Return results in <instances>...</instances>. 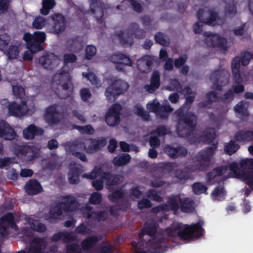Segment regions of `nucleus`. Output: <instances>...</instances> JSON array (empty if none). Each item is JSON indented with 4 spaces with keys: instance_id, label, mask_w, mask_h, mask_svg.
Masks as SVG:
<instances>
[{
    "instance_id": "1",
    "label": "nucleus",
    "mask_w": 253,
    "mask_h": 253,
    "mask_svg": "<svg viewBox=\"0 0 253 253\" xmlns=\"http://www.w3.org/2000/svg\"><path fill=\"white\" fill-rule=\"evenodd\" d=\"M159 228V224L154 219L145 222L139 233L140 237L148 235L153 239L148 241L146 248L151 253H164L169 248L168 239L163 236L155 238Z\"/></svg>"
},
{
    "instance_id": "2",
    "label": "nucleus",
    "mask_w": 253,
    "mask_h": 253,
    "mask_svg": "<svg viewBox=\"0 0 253 253\" xmlns=\"http://www.w3.org/2000/svg\"><path fill=\"white\" fill-rule=\"evenodd\" d=\"M204 225L203 221H199L196 223L191 225H185L183 228L181 223H175L171 225L170 227L165 229L164 233L169 240L172 242L176 237H178L183 241H190L193 238L198 239L203 235L204 229L202 228Z\"/></svg>"
},
{
    "instance_id": "3",
    "label": "nucleus",
    "mask_w": 253,
    "mask_h": 253,
    "mask_svg": "<svg viewBox=\"0 0 253 253\" xmlns=\"http://www.w3.org/2000/svg\"><path fill=\"white\" fill-rule=\"evenodd\" d=\"M177 116L176 131L181 137L191 136L197 125V117L192 112H183L179 109L176 111Z\"/></svg>"
},
{
    "instance_id": "4",
    "label": "nucleus",
    "mask_w": 253,
    "mask_h": 253,
    "mask_svg": "<svg viewBox=\"0 0 253 253\" xmlns=\"http://www.w3.org/2000/svg\"><path fill=\"white\" fill-rule=\"evenodd\" d=\"M146 31L140 29L136 22L131 23L126 31H120L117 34L121 45L124 47L131 46L133 43V35L136 39H142L146 36Z\"/></svg>"
},
{
    "instance_id": "5",
    "label": "nucleus",
    "mask_w": 253,
    "mask_h": 253,
    "mask_svg": "<svg viewBox=\"0 0 253 253\" xmlns=\"http://www.w3.org/2000/svg\"><path fill=\"white\" fill-rule=\"evenodd\" d=\"M217 147V143H212L211 146L201 150L195 156L197 163L196 169L198 171H205L209 169L211 162Z\"/></svg>"
},
{
    "instance_id": "6",
    "label": "nucleus",
    "mask_w": 253,
    "mask_h": 253,
    "mask_svg": "<svg viewBox=\"0 0 253 253\" xmlns=\"http://www.w3.org/2000/svg\"><path fill=\"white\" fill-rule=\"evenodd\" d=\"M13 153L18 157H24L26 162H31L40 156V150L33 146L16 145Z\"/></svg>"
},
{
    "instance_id": "7",
    "label": "nucleus",
    "mask_w": 253,
    "mask_h": 253,
    "mask_svg": "<svg viewBox=\"0 0 253 253\" xmlns=\"http://www.w3.org/2000/svg\"><path fill=\"white\" fill-rule=\"evenodd\" d=\"M230 73L224 69H218L210 75V80L212 83V88L221 91L222 86L228 84L229 81Z\"/></svg>"
},
{
    "instance_id": "8",
    "label": "nucleus",
    "mask_w": 253,
    "mask_h": 253,
    "mask_svg": "<svg viewBox=\"0 0 253 253\" xmlns=\"http://www.w3.org/2000/svg\"><path fill=\"white\" fill-rule=\"evenodd\" d=\"M47 243L44 238L34 237L29 242L27 250H21L16 253H44Z\"/></svg>"
},
{
    "instance_id": "9",
    "label": "nucleus",
    "mask_w": 253,
    "mask_h": 253,
    "mask_svg": "<svg viewBox=\"0 0 253 253\" xmlns=\"http://www.w3.org/2000/svg\"><path fill=\"white\" fill-rule=\"evenodd\" d=\"M205 37V42L208 46L218 47L225 49L226 41L224 38L221 37L217 34H213L210 31L203 33Z\"/></svg>"
},
{
    "instance_id": "10",
    "label": "nucleus",
    "mask_w": 253,
    "mask_h": 253,
    "mask_svg": "<svg viewBox=\"0 0 253 253\" xmlns=\"http://www.w3.org/2000/svg\"><path fill=\"white\" fill-rule=\"evenodd\" d=\"M110 61L115 64V69L120 72L125 71V66H131L133 62L128 56L120 52L113 54L110 58Z\"/></svg>"
},
{
    "instance_id": "11",
    "label": "nucleus",
    "mask_w": 253,
    "mask_h": 253,
    "mask_svg": "<svg viewBox=\"0 0 253 253\" xmlns=\"http://www.w3.org/2000/svg\"><path fill=\"white\" fill-rule=\"evenodd\" d=\"M27 105V102L25 100H22L20 104L15 101L9 102L7 106L8 115L16 117H21L26 115L29 112Z\"/></svg>"
},
{
    "instance_id": "12",
    "label": "nucleus",
    "mask_w": 253,
    "mask_h": 253,
    "mask_svg": "<svg viewBox=\"0 0 253 253\" xmlns=\"http://www.w3.org/2000/svg\"><path fill=\"white\" fill-rule=\"evenodd\" d=\"M121 105L119 103L113 104L108 110L105 116V122L110 126H115L120 122Z\"/></svg>"
},
{
    "instance_id": "13",
    "label": "nucleus",
    "mask_w": 253,
    "mask_h": 253,
    "mask_svg": "<svg viewBox=\"0 0 253 253\" xmlns=\"http://www.w3.org/2000/svg\"><path fill=\"white\" fill-rule=\"evenodd\" d=\"M14 228L17 226L12 212H8L0 217V236L2 237L8 235V229L9 227Z\"/></svg>"
},
{
    "instance_id": "14",
    "label": "nucleus",
    "mask_w": 253,
    "mask_h": 253,
    "mask_svg": "<svg viewBox=\"0 0 253 253\" xmlns=\"http://www.w3.org/2000/svg\"><path fill=\"white\" fill-rule=\"evenodd\" d=\"M53 20L51 32L58 35L64 32L66 28V20L65 17L60 13H56L52 16Z\"/></svg>"
},
{
    "instance_id": "15",
    "label": "nucleus",
    "mask_w": 253,
    "mask_h": 253,
    "mask_svg": "<svg viewBox=\"0 0 253 253\" xmlns=\"http://www.w3.org/2000/svg\"><path fill=\"white\" fill-rule=\"evenodd\" d=\"M58 104H53L48 106L45 110V120L50 125L58 124L60 121L59 112L57 110Z\"/></svg>"
},
{
    "instance_id": "16",
    "label": "nucleus",
    "mask_w": 253,
    "mask_h": 253,
    "mask_svg": "<svg viewBox=\"0 0 253 253\" xmlns=\"http://www.w3.org/2000/svg\"><path fill=\"white\" fill-rule=\"evenodd\" d=\"M57 57L54 53H48L40 57L39 63L44 69L51 70L57 65Z\"/></svg>"
},
{
    "instance_id": "17",
    "label": "nucleus",
    "mask_w": 253,
    "mask_h": 253,
    "mask_svg": "<svg viewBox=\"0 0 253 253\" xmlns=\"http://www.w3.org/2000/svg\"><path fill=\"white\" fill-rule=\"evenodd\" d=\"M17 136L14 129L4 120L0 121V136L5 140H11Z\"/></svg>"
},
{
    "instance_id": "18",
    "label": "nucleus",
    "mask_w": 253,
    "mask_h": 253,
    "mask_svg": "<svg viewBox=\"0 0 253 253\" xmlns=\"http://www.w3.org/2000/svg\"><path fill=\"white\" fill-rule=\"evenodd\" d=\"M164 152L172 159L184 157L187 154V149L184 147L180 146L174 147L172 146L167 145L164 148Z\"/></svg>"
},
{
    "instance_id": "19",
    "label": "nucleus",
    "mask_w": 253,
    "mask_h": 253,
    "mask_svg": "<svg viewBox=\"0 0 253 253\" xmlns=\"http://www.w3.org/2000/svg\"><path fill=\"white\" fill-rule=\"evenodd\" d=\"M43 134V129L34 124L30 125L23 131V137L27 140L33 139L36 136H42Z\"/></svg>"
},
{
    "instance_id": "20",
    "label": "nucleus",
    "mask_w": 253,
    "mask_h": 253,
    "mask_svg": "<svg viewBox=\"0 0 253 253\" xmlns=\"http://www.w3.org/2000/svg\"><path fill=\"white\" fill-rule=\"evenodd\" d=\"M101 178L108 186L118 185L123 180V177L120 174H112L110 172H103Z\"/></svg>"
},
{
    "instance_id": "21",
    "label": "nucleus",
    "mask_w": 253,
    "mask_h": 253,
    "mask_svg": "<svg viewBox=\"0 0 253 253\" xmlns=\"http://www.w3.org/2000/svg\"><path fill=\"white\" fill-rule=\"evenodd\" d=\"M245 90L244 85H232L221 97V100L225 103L231 102L234 98V94H239Z\"/></svg>"
},
{
    "instance_id": "22",
    "label": "nucleus",
    "mask_w": 253,
    "mask_h": 253,
    "mask_svg": "<svg viewBox=\"0 0 253 253\" xmlns=\"http://www.w3.org/2000/svg\"><path fill=\"white\" fill-rule=\"evenodd\" d=\"M60 202L65 210V213L75 211L79 208L78 202L76 198L72 196H63L62 201Z\"/></svg>"
},
{
    "instance_id": "23",
    "label": "nucleus",
    "mask_w": 253,
    "mask_h": 253,
    "mask_svg": "<svg viewBox=\"0 0 253 253\" xmlns=\"http://www.w3.org/2000/svg\"><path fill=\"white\" fill-rule=\"evenodd\" d=\"M90 145L86 147V152L88 154H93L100 150L107 144L105 138L99 137L98 138H90Z\"/></svg>"
},
{
    "instance_id": "24",
    "label": "nucleus",
    "mask_w": 253,
    "mask_h": 253,
    "mask_svg": "<svg viewBox=\"0 0 253 253\" xmlns=\"http://www.w3.org/2000/svg\"><path fill=\"white\" fill-rule=\"evenodd\" d=\"M70 77V74L68 71H65L63 68L60 69L58 72L54 75L52 78V82L51 85L52 90H53L55 88V87H54L55 84L57 85H60L64 82H66V80L69 81Z\"/></svg>"
},
{
    "instance_id": "25",
    "label": "nucleus",
    "mask_w": 253,
    "mask_h": 253,
    "mask_svg": "<svg viewBox=\"0 0 253 253\" xmlns=\"http://www.w3.org/2000/svg\"><path fill=\"white\" fill-rule=\"evenodd\" d=\"M25 190L28 195H35L41 193L43 189L37 180L31 179L25 184Z\"/></svg>"
},
{
    "instance_id": "26",
    "label": "nucleus",
    "mask_w": 253,
    "mask_h": 253,
    "mask_svg": "<svg viewBox=\"0 0 253 253\" xmlns=\"http://www.w3.org/2000/svg\"><path fill=\"white\" fill-rule=\"evenodd\" d=\"M61 85L62 89V90H59L57 87H55L53 91L55 92V94L60 98L66 99L72 93V90H69L70 86L72 85L71 77H70L69 81L66 80V82H64Z\"/></svg>"
},
{
    "instance_id": "27",
    "label": "nucleus",
    "mask_w": 253,
    "mask_h": 253,
    "mask_svg": "<svg viewBox=\"0 0 253 253\" xmlns=\"http://www.w3.org/2000/svg\"><path fill=\"white\" fill-rule=\"evenodd\" d=\"M160 74L158 71H154L150 78V84H146L145 89L150 93H153L158 89L160 86Z\"/></svg>"
},
{
    "instance_id": "28",
    "label": "nucleus",
    "mask_w": 253,
    "mask_h": 253,
    "mask_svg": "<svg viewBox=\"0 0 253 253\" xmlns=\"http://www.w3.org/2000/svg\"><path fill=\"white\" fill-rule=\"evenodd\" d=\"M127 7H132L137 13L141 12L143 10L141 4L135 0H124L116 8L118 10H124L126 9Z\"/></svg>"
},
{
    "instance_id": "29",
    "label": "nucleus",
    "mask_w": 253,
    "mask_h": 253,
    "mask_svg": "<svg viewBox=\"0 0 253 253\" xmlns=\"http://www.w3.org/2000/svg\"><path fill=\"white\" fill-rule=\"evenodd\" d=\"M98 241V238L96 235L86 237L81 242V247L79 245L82 253H83V251L86 252L89 251L96 245Z\"/></svg>"
},
{
    "instance_id": "30",
    "label": "nucleus",
    "mask_w": 253,
    "mask_h": 253,
    "mask_svg": "<svg viewBox=\"0 0 253 253\" xmlns=\"http://www.w3.org/2000/svg\"><path fill=\"white\" fill-rule=\"evenodd\" d=\"M234 139L238 142H249L253 140V130H240L234 135Z\"/></svg>"
},
{
    "instance_id": "31",
    "label": "nucleus",
    "mask_w": 253,
    "mask_h": 253,
    "mask_svg": "<svg viewBox=\"0 0 253 253\" xmlns=\"http://www.w3.org/2000/svg\"><path fill=\"white\" fill-rule=\"evenodd\" d=\"M102 5L101 3H99L94 8L95 9V12L94 13H92V12L90 10V8L88 10V13L90 12L91 14H95V18L96 20V21L99 24H102L103 22V19L102 18L104 15L103 8L107 9L109 8V6L108 5H105L104 4Z\"/></svg>"
},
{
    "instance_id": "32",
    "label": "nucleus",
    "mask_w": 253,
    "mask_h": 253,
    "mask_svg": "<svg viewBox=\"0 0 253 253\" xmlns=\"http://www.w3.org/2000/svg\"><path fill=\"white\" fill-rule=\"evenodd\" d=\"M152 64V60L147 56H144L138 60L137 67L141 72L145 73Z\"/></svg>"
},
{
    "instance_id": "33",
    "label": "nucleus",
    "mask_w": 253,
    "mask_h": 253,
    "mask_svg": "<svg viewBox=\"0 0 253 253\" xmlns=\"http://www.w3.org/2000/svg\"><path fill=\"white\" fill-rule=\"evenodd\" d=\"M19 46L20 44L17 42L14 44L11 43L8 49L5 51L4 53L9 59L12 60L18 58L20 52Z\"/></svg>"
},
{
    "instance_id": "34",
    "label": "nucleus",
    "mask_w": 253,
    "mask_h": 253,
    "mask_svg": "<svg viewBox=\"0 0 253 253\" xmlns=\"http://www.w3.org/2000/svg\"><path fill=\"white\" fill-rule=\"evenodd\" d=\"M86 147L84 142L82 141H75L70 143L68 147V151L72 154V153H77L84 150L86 151Z\"/></svg>"
},
{
    "instance_id": "35",
    "label": "nucleus",
    "mask_w": 253,
    "mask_h": 253,
    "mask_svg": "<svg viewBox=\"0 0 253 253\" xmlns=\"http://www.w3.org/2000/svg\"><path fill=\"white\" fill-rule=\"evenodd\" d=\"M180 200V208L183 212H191L194 210V202L188 198Z\"/></svg>"
},
{
    "instance_id": "36",
    "label": "nucleus",
    "mask_w": 253,
    "mask_h": 253,
    "mask_svg": "<svg viewBox=\"0 0 253 253\" xmlns=\"http://www.w3.org/2000/svg\"><path fill=\"white\" fill-rule=\"evenodd\" d=\"M130 160L131 157L128 154L123 153L114 158L113 164L117 167L125 166L130 162Z\"/></svg>"
},
{
    "instance_id": "37",
    "label": "nucleus",
    "mask_w": 253,
    "mask_h": 253,
    "mask_svg": "<svg viewBox=\"0 0 253 253\" xmlns=\"http://www.w3.org/2000/svg\"><path fill=\"white\" fill-rule=\"evenodd\" d=\"M203 141L206 143H211L215 137V130L213 127H209L204 130L203 134Z\"/></svg>"
},
{
    "instance_id": "38",
    "label": "nucleus",
    "mask_w": 253,
    "mask_h": 253,
    "mask_svg": "<svg viewBox=\"0 0 253 253\" xmlns=\"http://www.w3.org/2000/svg\"><path fill=\"white\" fill-rule=\"evenodd\" d=\"M220 17L218 13L213 10H209V17L204 20V23L210 26H215L218 24Z\"/></svg>"
},
{
    "instance_id": "39",
    "label": "nucleus",
    "mask_w": 253,
    "mask_h": 253,
    "mask_svg": "<svg viewBox=\"0 0 253 253\" xmlns=\"http://www.w3.org/2000/svg\"><path fill=\"white\" fill-rule=\"evenodd\" d=\"M120 94L124 93L128 88V84L124 81L120 79L114 80L111 84Z\"/></svg>"
},
{
    "instance_id": "40",
    "label": "nucleus",
    "mask_w": 253,
    "mask_h": 253,
    "mask_svg": "<svg viewBox=\"0 0 253 253\" xmlns=\"http://www.w3.org/2000/svg\"><path fill=\"white\" fill-rule=\"evenodd\" d=\"M80 174V169L78 167H72L68 173L69 182L71 184H76L79 181V176Z\"/></svg>"
},
{
    "instance_id": "41",
    "label": "nucleus",
    "mask_w": 253,
    "mask_h": 253,
    "mask_svg": "<svg viewBox=\"0 0 253 253\" xmlns=\"http://www.w3.org/2000/svg\"><path fill=\"white\" fill-rule=\"evenodd\" d=\"M240 148V145L234 140H231L229 142L224 144V151L225 153L231 155L236 152Z\"/></svg>"
},
{
    "instance_id": "42",
    "label": "nucleus",
    "mask_w": 253,
    "mask_h": 253,
    "mask_svg": "<svg viewBox=\"0 0 253 253\" xmlns=\"http://www.w3.org/2000/svg\"><path fill=\"white\" fill-rule=\"evenodd\" d=\"M32 230L39 233H43L46 230V227L38 220L31 219L29 221Z\"/></svg>"
},
{
    "instance_id": "43",
    "label": "nucleus",
    "mask_w": 253,
    "mask_h": 253,
    "mask_svg": "<svg viewBox=\"0 0 253 253\" xmlns=\"http://www.w3.org/2000/svg\"><path fill=\"white\" fill-rule=\"evenodd\" d=\"M234 111L237 117L243 120L245 118H247L249 115L247 109L241 102L238 103L235 106Z\"/></svg>"
},
{
    "instance_id": "44",
    "label": "nucleus",
    "mask_w": 253,
    "mask_h": 253,
    "mask_svg": "<svg viewBox=\"0 0 253 253\" xmlns=\"http://www.w3.org/2000/svg\"><path fill=\"white\" fill-rule=\"evenodd\" d=\"M107 99L109 101H114L120 95L119 92L110 84L106 89L105 92Z\"/></svg>"
},
{
    "instance_id": "45",
    "label": "nucleus",
    "mask_w": 253,
    "mask_h": 253,
    "mask_svg": "<svg viewBox=\"0 0 253 253\" xmlns=\"http://www.w3.org/2000/svg\"><path fill=\"white\" fill-rule=\"evenodd\" d=\"M212 198L214 200H222L225 199L226 193L223 186H218L211 193Z\"/></svg>"
},
{
    "instance_id": "46",
    "label": "nucleus",
    "mask_w": 253,
    "mask_h": 253,
    "mask_svg": "<svg viewBox=\"0 0 253 253\" xmlns=\"http://www.w3.org/2000/svg\"><path fill=\"white\" fill-rule=\"evenodd\" d=\"M155 40L157 43L163 46H168L170 44L169 39L167 38V36L160 32L155 34Z\"/></svg>"
},
{
    "instance_id": "47",
    "label": "nucleus",
    "mask_w": 253,
    "mask_h": 253,
    "mask_svg": "<svg viewBox=\"0 0 253 253\" xmlns=\"http://www.w3.org/2000/svg\"><path fill=\"white\" fill-rule=\"evenodd\" d=\"M64 212H65V210L61 203L59 202L50 211V216L52 218L57 219L59 216L62 215Z\"/></svg>"
},
{
    "instance_id": "48",
    "label": "nucleus",
    "mask_w": 253,
    "mask_h": 253,
    "mask_svg": "<svg viewBox=\"0 0 253 253\" xmlns=\"http://www.w3.org/2000/svg\"><path fill=\"white\" fill-rule=\"evenodd\" d=\"M232 76L234 83L233 85H243L242 84L246 81V80H245L244 73L241 72L240 70L232 72Z\"/></svg>"
},
{
    "instance_id": "49",
    "label": "nucleus",
    "mask_w": 253,
    "mask_h": 253,
    "mask_svg": "<svg viewBox=\"0 0 253 253\" xmlns=\"http://www.w3.org/2000/svg\"><path fill=\"white\" fill-rule=\"evenodd\" d=\"M82 75L83 77H85L90 81L91 84L94 85L95 87H99L101 86L100 81L94 73L92 72H83Z\"/></svg>"
},
{
    "instance_id": "50",
    "label": "nucleus",
    "mask_w": 253,
    "mask_h": 253,
    "mask_svg": "<svg viewBox=\"0 0 253 253\" xmlns=\"http://www.w3.org/2000/svg\"><path fill=\"white\" fill-rule=\"evenodd\" d=\"M173 109L170 105L167 104L165 105L159 106L158 114L161 118L163 119H167L169 116V113L171 112Z\"/></svg>"
},
{
    "instance_id": "51",
    "label": "nucleus",
    "mask_w": 253,
    "mask_h": 253,
    "mask_svg": "<svg viewBox=\"0 0 253 253\" xmlns=\"http://www.w3.org/2000/svg\"><path fill=\"white\" fill-rule=\"evenodd\" d=\"M193 193L196 195H200L202 193H205L207 190V187L200 182H196L192 185Z\"/></svg>"
},
{
    "instance_id": "52",
    "label": "nucleus",
    "mask_w": 253,
    "mask_h": 253,
    "mask_svg": "<svg viewBox=\"0 0 253 253\" xmlns=\"http://www.w3.org/2000/svg\"><path fill=\"white\" fill-rule=\"evenodd\" d=\"M125 193L122 189H117L113 191L108 195V199L112 202H116L119 200L122 199L124 196Z\"/></svg>"
},
{
    "instance_id": "53",
    "label": "nucleus",
    "mask_w": 253,
    "mask_h": 253,
    "mask_svg": "<svg viewBox=\"0 0 253 253\" xmlns=\"http://www.w3.org/2000/svg\"><path fill=\"white\" fill-rule=\"evenodd\" d=\"M135 114L141 117L144 121H148L150 119V115L148 112L144 110L143 108L139 104H136L134 106Z\"/></svg>"
},
{
    "instance_id": "54",
    "label": "nucleus",
    "mask_w": 253,
    "mask_h": 253,
    "mask_svg": "<svg viewBox=\"0 0 253 253\" xmlns=\"http://www.w3.org/2000/svg\"><path fill=\"white\" fill-rule=\"evenodd\" d=\"M170 130L164 125L159 126L154 130L151 134H154L158 137L164 136L167 134H169Z\"/></svg>"
},
{
    "instance_id": "55",
    "label": "nucleus",
    "mask_w": 253,
    "mask_h": 253,
    "mask_svg": "<svg viewBox=\"0 0 253 253\" xmlns=\"http://www.w3.org/2000/svg\"><path fill=\"white\" fill-rule=\"evenodd\" d=\"M10 41V37L7 34L4 33L0 35V50L4 51Z\"/></svg>"
},
{
    "instance_id": "56",
    "label": "nucleus",
    "mask_w": 253,
    "mask_h": 253,
    "mask_svg": "<svg viewBox=\"0 0 253 253\" xmlns=\"http://www.w3.org/2000/svg\"><path fill=\"white\" fill-rule=\"evenodd\" d=\"M27 48L32 53H35L42 50L43 49L42 44L34 40L28 44Z\"/></svg>"
},
{
    "instance_id": "57",
    "label": "nucleus",
    "mask_w": 253,
    "mask_h": 253,
    "mask_svg": "<svg viewBox=\"0 0 253 253\" xmlns=\"http://www.w3.org/2000/svg\"><path fill=\"white\" fill-rule=\"evenodd\" d=\"M224 12L226 16L233 17L237 12L235 5L233 3L227 4L225 6Z\"/></svg>"
},
{
    "instance_id": "58",
    "label": "nucleus",
    "mask_w": 253,
    "mask_h": 253,
    "mask_svg": "<svg viewBox=\"0 0 253 253\" xmlns=\"http://www.w3.org/2000/svg\"><path fill=\"white\" fill-rule=\"evenodd\" d=\"M74 128L83 134L91 135L94 133V129L90 125H87L84 126L75 125Z\"/></svg>"
},
{
    "instance_id": "59",
    "label": "nucleus",
    "mask_w": 253,
    "mask_h": 253,
    "mask_svg": "<svg viewBox=\"0 0 253 253\" xmlns=\"http://www.w3.org/2000/svg\"><path fill=\"white\" fill-rule=\"evenodd\" d=\"M175 176L180 180L185 181L191 178V174L188 171L182 169L176 172Z\"/></svg>"
},
{
    "instance_id": "60",
    "label": "nucleus",
    "mask_w": 253,
    "mask_h": 253,
    "mask_svg": "<svg viewBox=\"0 0 253 253\" xmlns=\"http://www.w3.org/2000/svg\"><path fill=\"white\" fill-rule=\"evenodd\" d=\"M147 196L148 198L152 201L160 202L163 200L162 197L154 189H150L148 190Z\"/></svg>"
},
{
    "instance_id": "61",
    "label": "nucleus",
    "mask_w": 253,
    "mask_h": 253,
    "mask_svg": "<svg viewBox=\"0 0 253 253\" xmlns=\"http://www.w3.org/2000/svg\"><path fill=\"white\" fill-rule=\"evenodd\" d=\"M102 195L98 192L92 193L89 197V203L92 205H98L102 201Z\"/></svg>"
},
{
    "instance_id": "62",
    "label": "nucleus",
    "mask_w": 253,
    "mask_h": 253,
    "mask_svg": "<svg viewBox=\"0 0 253 253\" xmlns=\"http://www.w3.org/2000/svg\"><path fill=\"white\" fill-rule=\"evenodd\" d=\"M33 26L36 29H41L45 25V20L42 16L36 17L33 22Z\"/></svg>"
},
{
    "instance_id": "63",
    "label": "nucleus",
    "mask_w": 253,
    "mask_h": 253,
    "mask_svg": "<svg viewBox=\"0 0 253 253\" xmlns=\"http://www.w3.org/2000/svg\"><path fill=\"white\" fill-rule=\"evenodd\" d=\"M62 241L65 243H69L75 241L77 238L74 232H68L66 231H62Z\"/></svg>"
},
{
    "instance_id": "64",
    "label": "nucleus",
    "mask_w": 253,
    "mask_h": 253,
    "mask_svg": "<svg viewBox=\"0 0 253 253\" xmlns=\"http://www.w3.org/2000/svg\"><path fill=\"white\" fill-rule=\"evenodd\" d=\"M65 253H82L79 244L75 243L68 244Z\"/></svg>"
}]
</instances>
